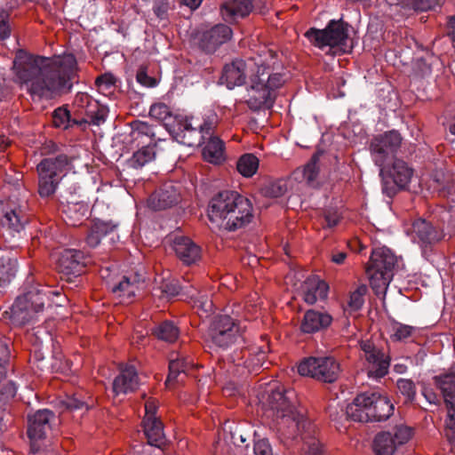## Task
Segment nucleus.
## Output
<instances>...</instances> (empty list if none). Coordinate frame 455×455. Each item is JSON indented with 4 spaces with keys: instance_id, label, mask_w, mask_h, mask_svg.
I'll return each instance as SVG.
<instances>
[{
    "instance_id": "18",
    "label": "nucleus",
    "mask_w": 455,
    "mask_h": 455,
    "mask_svg": "<svg viewBox=\"0 0 455 455\" xmlns=\"http://www.w3.org/2000/svg\"><path fill=\"white\" fill-rule=\"evenodd\" d=\"M434 383L443 394L448 408L446 436L455 442V374L446 373L434 377Z\"/></svg>"
},
{
    "instance_id": "34",
    "label": "nucleus",
    "mask_w": 455,
    "mask_h": 455,
    "mask_svg": "<svg viewBox=\"0 0 455 455\" xmlns=\"http://www.w3.org/2000/svg\"><path fill=\"white\" fill-rule=\"evenodd\" d=\"M89 207L86 203L82 200L67 199V205L64 207V220L69 226L76 227L87 219Z\"/></svg>"
},
{
    "instance_id": "57",
    "label": "nucleus",
    "mask_w": 455,
    "mask_h": 455,
    "mask_svg": "<svg viewBox=\"0 0 455 455\" xmlns=\"http://www.w3.org/2000/svg\"><path fill=\"white\" fill-rule=\"evenodd\" d=\"M1 354H2V379H4V378L6 377V371H3L4 369H5L6 371L8 369H11L12 371H13V363H12V360L14 357H12L11 355V351H10V347L8 346V344L6 343H3L2 342V351H1Z\"/></svg>"
},
{
    "instance_id": "55",
    "label": "nucleus",
    "mask_w": 455,
    "mask_h": 455,
    "mask_svg": "<svg viewBox=\"0 0 455 455\" xmlns=\"http://www.w3.org/2000/svg\"><path fill=\"white\" fill-rule=\"evenodd\" d=\"M194 307L206 315L214 310L213 302L207 294H199L194 301Z\"/></svg>"
},
{
    "instance_id": "13",
    "label": "nucleus",
    "mask_w": 455,
    "mask_h": 455,
    "mask_svg": "<svg viewBox=\"0 0 455 455\" xmlns=\"http://www.w3.org/2000/svg\"><path fill=\"white\" fill-rule=\"evenodd\" d=\"M403 138L395 130L387 131L373 137L370 142V153L373 163L379 168L397 159L395 155Z\"/></svg>"
},
{
    "instance_id": "6",
    "label": "nucleus",
    "mask_w": 455,
    "mask_h": 455,
    "mask_svg": "<svg viewBox=\"0 0 455 455\" xmlns=\"http://www.w3.org/2000/svg\"><path fill=\"white\" fill-rule=\"evenodd\" d=\"M397 257L387 248L374 249L366 266L371 289L377 295L385 293L397 267Z\"/></svg>"
},
{
    "instance_id": "40",
    "label": "nucleus",
    "mask_w": 455,
    "mask_h": 455,
    "mask_svg": "<svg viewBox=\"0 0 455 455\" xmlns=\"http://www.w3.org/2000/svg\"><path fill=\"white\" fill-rule=\"evenodd\" d=\"M84 115L88 119L89 124L100 126L106 122L108 108L98 100L91 101V105L87 106Z\"/></svg>"
},
{
    "instance_id": "16",
    "label": "nucleus",
    "mask_w": 455,
    "mask_h": 455,
    "mask_svg": "<svg viewBox=\"0 0 455 455\" xmlns=\"http://www.w3.org/2000/svg\"><path fill=\"white\" fill-rule=\"evenodd\" d=\"M412 435V428L399 425L392 431H383L376 435L373 451L376 455H393L398 446L406 443Z\"/></svg>"
},
{
    "instance_id": "56",
    "label": "nucleus",
    "mask_w": 455,
    "mask_h": 455,
    "mask_svg": "<svg viewBox=\"0 0 455 455\" xmlns=\"http://www.w3.org/2000/svg\"><path fill=\"white\" fill-rule=\"evenodd\" d=\"M162 293L167 298L175 297L181 292H183L184 287H182L179 281L172 280L169 282H164L161 284Z\"/></svg>"
},
{
    "instance_id": "47",
    "label": "nucleus",
    "mask_w": 455,
    "mask_h": 455,
    "mask_svg": "<svg viewBox=\"0 0 455 455\" xmlns=\"http://www.w3.org/2000/svg\"><path fill=\"white\" fill-rule=\"evenodd\" d=\"M173 8L174 0H153V13L159 21L164 22V25L169 22V13Z\"/></svg>"
},
{
    "instance_id": "42",
    "label": "nucleus",
    "mask_w": 455,
    "mask_h": 455,
    "mask_svg": "<svg viewBox=\"0 0 455 455\" xmlns=\"http://www.w3.org/2000/svg\"><path fill=\"white\" fill-rule=\"evenodd\" d=\"M403 9L414 12H427L441 7L443 0H398Z\"/></svg>"
},
{
    "instance_id": "33",
    "label": "nucleus",
    "mask_w": 455,
    "mask_h": 455,
    "mask_svg": "<svg viewBox=\"0 0 455 455\" xmlns=\"http://www.w3.org/2000/svg\"><path fill=\"white\" fill-rule=\"evenodd\" d=\"M203 144L202 155L205 161L213 164L225 161V143L218 135L207 137Z\"/></svg>"
},
{
    "instance_id": "37",
    "label": "nucleus",
    "mask_w": 455,
    "mask_h": 455,
    "mask_svg": "<svg viewBox=\"0 0 455 455\" xmlns=\"http://www.w3.org/2000/svg\"><path fill=\"white\" fill-rule=\"evenodd\" d=\"M193 362L184 355L177 353L176 357L170 360L169 363V374L166 379V384L172 382L183 381V378L180 379L179 377L181 375L186 376L188 371L192 367Z\"/></svg>"
},
{
    "instance_id": "39",
    "label": "nucleus",
    "mask_w": 455,
    "mask_h": 455,
    "mask_svg": "<svg viewBox=\"0 0 455 455\" xmlns=\"http://www.w3.org/2000/svg\"><path fill=\"white\" fill-rule=\"evenodd\" d=\"M151 333L158 339L172 343L180 335L179 328L172 321H164L151 329Z\"/></svg>"
},
{
    "instance_id": "5",
    "label": "nucleus",
    "mask_w": 455,
    "mask_h": 455,
    "mask_svg": "<svg viewBox=\"0 0 455 455\" xmlns=\"http://www.w3.org/2000/svg\"><path fill=\"white\" fill-rule=\"evenodd\" d=\"M394 404L386 395L378 393H363L357 395L349 403L342 416L358 422L385 421L393 414Z\"/></svg>"
},
{
    "instance_id": "31",
    "label": "nucleus",
    "mask_w": 455,
    "mask_h": 455,
    "mask_svg": "<svg viewBox=\"0 0 455 455\" xmlns=\"http://www.w3.org/2000/svg\"><path fill=\"white\" fill-rule=\"evenodd\" d=\"M328 284L316 276L307 278L301 286L303 299L309 305L315 304L317 300H324L328 296Z\"/></svg>"
},
{
    "instance_id": "49",
    "label": "nucleus",
    "mask_w": 455,
    "mask_h": 455,
    "mask_svg": "<svg viewBox=\"0 0 455 455\" xmlns=\"http://www.w3.org/2000/svg\"><path fill=\"white\" fill-rule=\"evenodd\" d=\"M367 290V286L362 284L350 293L347 306L351 311H357L363 307Z\"/></svg>"
},
{
    "instance_id": "64",
    "label": "nucleus",
    "mask_w": 455,
    "mask_h": 455,
    "mask_svg": "<svg viewBox=\"0 0 455 455\" xmlns=\"http://www.w3.org/2000/svg\"><path fill=\"white\" fill-rule=\"evenodd\" d=\"M446 34L455 47V15L448 17Z\"/></svg>"
},
{
    "instance_id": "10",
    "label": "nucleus",
    "mask_w": 455,
    "mask_h": 455,
    "mask_svg": "<svg viewBox=\"0 0 455 455\" xmlns=\"http://www.w3.org/2000/svg\"><path fill=\"white\" fill-rule=\"evenodd\" d=\"M2 212V239L4 240V247L12 251L19 246L20 232L28 221L25 204L16 197L15 200L10 198Z\"/></svg>"
},
{
    "instance_id": "14",
    "label": "nucleus",
    "mask_w": 455,
    "mask_h": 455,
    "mask_svg": "<svg viewBox=\"0 0 455 455\" xmlns=\"http://www.w3.org/2000/svg\"><path fill=\"white\" fill-rule=\"evenodd\" d=\"M301 376H307L325 383H333L340 373L339 363L334 357H308L298 366Z\"/></svg>"
},
{
    "instance_id": "12",
    "label": "nucleus",
    "mask_w": 455,
    "mask_h": 455,
    "mask_svg": "<svg viewBox=\"0 0 455 455\" xmlns=\"http://www.w3.org/2000/svg\"><path fill=\"white\" fill-rule=\"evenodd\" d=\"M413 175V169L402 159H395L379 168L382 192L392 198L399 191L405 189Z\"/></svg>"
},
{
    "instance_id": "41",
    "label": "nucleus",
    "mask_w": 455,
    "mask_h": 455,
    "mask_svg": "<svg viewBox=\"0 0 455 455\" xmlns=\"http://www.w3.org/2000/svg\"><path fill=\"white\" fill-rule=\"evenodd\" d=\"M220 119L219 116L213 110L206 111L202 117V121L197 119V125L205 140L211 135L216 136V129L220 124Z\"/></svg>"
},
{
    "instance_id": "3",
    "label": "nucleus",
    "mask_w": 455,
    "mask_h": 455,
    "mask_svg": "<svg viewBox=\"0 0 455 455\" xmlns=\"http://www.w3.org/2000/svg\"><path fill=\"white\" fill-rule=\"evenodd\" d=\"M208 216L211 221L220 222L221 228L234 232L251 222L253 208L248 198L235 191L224 190L210 201Z\"/></svg>"
},
{
    "instance_id": "51",
    "label": "nucleus",
    "mask_w": 455,
    "mask_h": 455,
    "mask_svg": "<svg viewBox=\"0 0 455 455\" xmlns=\"http://www.w3.org/2000/svg\"><path fill=\"white\" fill-rule=\"evenodd\" d=\"M256 431L253 432V452L255 455H273V450L267 438H258Z\"/></svg>"
},
{
    "instance_id": "58",
    "label": "nucleus",
    "mask_w": 455,
    "mask_h": 455,
    "mask_svg": "<svg viewBox=\"0 0 455 455\" xmlns=\"http://www.w3.org/2000/svg\"><path fill=\"white\" fill-rule=\"evenodd\" d=\"M116 77L108 73H105L96 78L95 84L100 90H108L115 86Z\"/></svg>"
},
{
    "instance_id": "45",
    "label": "nucleus",
    "mask_w": 455,
    "mask_h": 455,
    "mask_svg": "<svg viewBox=\"0 0 455 455\" xmlns=\"http://www.w3.org/2000/svg\"><path fill=\"white\" fill-rule=\"evenodd\" d=\"M259 168V159L253 154H244L237 161L236 169L243 177L250 178Z\"/></svg>"
},
{
    "instance_id": "25",
    "label": "nucleus",
    "mask_w": 455,
    "mask_h": 455,
    "mask_svg": "<svg viewBox=\"0 0 455 455\" xmlns=\"http://www.w3.org/2000/svg\"><path fill=\"white\" fill-rule=\"evenodd\" d=\"M176 256L188 266L196 264L201 259V247L189 237L177 235L172 243Z\"/></svg>"
},
{
    "instance_id": "44",
    "label": "nucleus",
    "mask_w": 455,
    "mask_h": 455,
    "mask_svg": "<svg viewBox=\"0 0 455 455\" xmlns=\"http://www.w3.org/2000/svg\"><path fill=\"white\" fill-rule=\"evenodd\" d=\"M90 397H85L82 393H75L73 395H68L61 403L64 407L70 411H87L92 406L89 403Z\"/></svg>"
},
{
    "instance_id": "52",
    "label": "nucleus",
    "mask_w": 455,
    "mask_h": 455,
    "mask_svg": "<svg viewBox=\"0 0 455 455\" xmlns=\"http://www.w3.org/2000/svg\"><path fill=\"white\" fill-rule=\"evenodd\" d=\"M286 191L287 186L283 180L270 182L263 188L264 195L273 198L283 196Z\"/></svg>"
},
{
    "instance_id": "7",
    "label": "nucleus",
    "mask_w": 455,
    "mask_h": 455,
    "mask_svg": "<svg viewBox=\"0 0 455 455\" xmlns=\"http://www.w3.org/2000/svg\"><path fill=\"white\" fill-rule=\"evenodd\" d=\"M71 164L70 158L65 154L44 158L36 166L38 173V194L43 198L54 195L62 179L61 173Z\"/></svg>"
},
{
    "instance_id": "23",
    "label": "nucleus",
    "mask_w": 455,
    "mask_h": 455,
    "mask_svg": "<svg viewBox=\"0 0 455 455\" xmlns=\"http://www.w3.org/2000/svg\"><path fill=\"white\" fill-rule=\"evenodd\" d=\"M118 223L113 220H95L88 230L85 243L91 248L97 247L103 238H108L110 243H116L119 235L117 234Z\"/></svg>"
},
{
    "instance_id": "35",
    "label": "nucleus",
    "mask_w": 455,
    "mask_h": 455,
    "mask_svg": "<svg viewBox=\"0 0 455 455\" xmlns=\"http://www.w3.org/2000/svg\"><path fill=\"white\" fill-rule=\"evenodd\" d=\"M143 429L149 445L161 448L165 444L164 426L159 419L145 418L143 419Z\"/></svg>"
},
{
    "instance_id": "32",
    "label": "nucleus",
    "mask_w": 455,
    "mask_h": 455,
    "mask_svg": "<svg viewBox=\"0 0 455 455\" xmlns=\"http://www.w3.org/2000/svg\"><path fill=\"white\" fill-rule=\"evenodd\" d=\"M254 0H229L222 4L220 12L224 20L235 21L248 16L253 9Z\"/></svg>"
},
{
    "instance_id": "20",
    "label": "nucleus",
    "mask_w": 455,
    "mask_h": 455,
    "mask_svg": "<svg viewBox=\"0 0 455 455\" xmlns=\"http://www.w3.org/2000/svg\"><path fill=\"white\" fill-rule=\"evenodd\" d=\"M86 265L85 255L83 251L75 249H68L61 252L57 269L61 275V279L68 283L81 275Z\"/></svg>"
},
{
    "instance_id": "1",
    "label": "nucleus",
    "mask_w": 455,
    "mask_h": 455,
    "mask_svg": "<svg viewBox=\"0 0 455 455\" xmlns=\"http://www.w3.org/2000/svg\"><path fill=\"white\" fill-rule=\"evenodd\" d=\"M13 68L20 83L34 101L52 100L71 91L76 76L77 61L72 53L45 58L16 52Z\"/></svg>"
},
{
    "instance_id": "15",
    "label": "nucleus",
    "mask_w": 455,
    "mask_h": 455,
    "mask_svg": "<svg viewBox=\"0 0 455 455\" xmlns=\"http://www.w3.org/2000/svg\"><path fill=\"white\" fill-rule=\"evenodd\" d=\"M168 131L177 142L188 147L201 146L205 141L197 125V118L193 116L175 117Z\"/></svg>"
},
{
    "instance_id": "4",
    "label": "nucleus",
    "mask_w": 455,
    "mask_h": 455,
    "mask_svg": "<svg viewBox=\"0 0 455 455\" xmlns=\"http://www.w3.org/2000/svg\"><path fill=\"white\" fill-rule=\"evenodd\" d=\"M351 30L353 27L343 19L331 20L324 28H310L304 36L320 50L329 47L334 53L347 54L354 48V40L350 37Z\"/></svg>"
},
{
    "instance_id": "61",
    "label": "nucleus",
    "mask_w": 455,
    "mask_h": 455,
    "mask_svg": "<svg viewBox=\"0 0 455 455\" xmlns=\"http://www.w3.org/2000/svg\"><path fill=\"white\" fill-rule=\"evenodd\" d=\"M250 435L244 433L242 428L236 427L235 429L231 432V440L235 445H241L249 439Z\"/></svg>"
},
{
    "instance_id": "54",
    "label": "nucleus",
    "mask_w": 455,
    "mask_h": 455,
    "mask_svg": "<svg viewBox=\"0 0 455 455\" xmlns=\"http://www.w3.org/2000/svg\"><path fill=\"white\" fill-rule=\"evenodd\" d=\"M414 331L415 328L413 326L395 323L393 324V338L397 341H402L411 337Z\"/></svg>"
},
{
    "instance_id": "19",
    "label": "nucleus",
    "mask_w": 455,
    "mask_h": 455,
    "mask_svg": "<svg viewBox=\"0 0 455 455\" xmlns=\"http://www.w3.org/2000/svg\"><path fill=\"white\" fill-rule=\"evenodd\" d=\"M233 36L231 28L219 23L198 33V46L205 53H214L221 45L228 43Z\"/></svg>"
},
{
    "instance_id": "62",
    "label": "nucleus",
    "mask_w": 455,
    "mask_h": 455,
    "mask_svg": "<svg viewBox=\"0 0 455 455\" xmlns=\"http://www.w3.org/2000/svg\"><path fill=\"white\" fill-rule=\"evenodd\" d=\"M339 215L334 209H326L324 212V219L328 228H333L338 225L339 221Z\"/></svg>"
},
{
    "instance_id": "36",
    "label": "nucleus",
    "mask_w": 455,
    "mask_h": 455,
    "mask_svg": "<svg viewBox=\"0 0 455 455\" xmlns=\"http://www.w3.org/2000/svg\"><path fill=\"white\" fill-rule=\"evenodd\" d=\"M321 153H315L308 163L304 165L301 169L298 168L293 175L296 180L302 179L310 187H315L318 185L317 177L319 174V159Z\"/></svg>"
},
{
    "instance_id": "53",
    "label": "nucleus",
    "mask_w": 455,
    "mask_h": 455,
    "mask_svg": "<svg viewBox=\"0 0 455 455\" xmlns=\"http://www.w3.org/2000/svg\"><path fill=\"white\" fill-rule=\"evenodd\" d=\"M149 116L159 121H165L168 117H171L172 113L169 107L164 103H156L150 107Z\"/></svg>"
},
{
    "instance_id": "60",
    "label": "nucleus",
    "mask_w": 455,
    "mask_h": 455,
    "mask_svg": "<svg viewBox=\"0 0 455 455\" xmlns=\"http://www.w3.org/2000/svg\"><path fill=\"white\" fill-rule=\"evenodd\" d=\"M91 101H96V100L86 92H78L75 98V104L84 112L87 109V106L91 105Z\"/></svg>"
},
{
    "instance_id": "43",
    "label": "nucleus",
    "mask_w": 455,
    "mask_h": 455,
    "mask_svg": "<svg viewBox=\"0 0 455 455\" xmlns=\"http://www.w3.org/2000/svg\"><path fill=\"white\" fill-rule=\"evenodd\" d=\"M156 146L154 145H141V148L133 153L130 159V164L133 168H141L147 164L155 159Z\"/></svg>"
},
{
    "instance_id": "30",
    "label": "nucleus",
    "mask_w": 455,
    "mask_h": 455,
    "mask_svg": "<svg viewBox=\"0 0 455 455\" xmlns=\"http://www.w3.org/2000/svg\"><path fill=\"white\" fill-rule=\"evenodd\" d=\"M139 387V377L133 365H127L113 381V392L116 395H125L135 391Z\"/></svg>"
},
{
    "instance_id": "59",
    "label": "nucleus",
    "mask_w": 455,
    "mask_h": 455,
    "mask_svg": "<svg viewBox=\"0 0 455 455\" xmlns=\"http://www.w3.org/2000/svg\"><path fill=\"white\" fill-rule=\"evenodd\" d=\"M17 393V386L13 380H7L2 383V400L14 398Z\"/></svg>"
},
{
    "instance_id": "48",
    "label": "nucleus",
    "mask_w": 455,
    "mask_h": 455,
    "mask_svg": "<svg viewBox=\"0 0 455 455\" xmlns=\"http://www.w3.org/2000/svg\"><path fill=\"white\" fill-rule=\"evenodd\" d=\"M396 388L403 396L404 403H412L416 397V385L410 379H398L396 381Z\"/></svg>"
},
{
    "instance_id": "26",
    "label": "nucleus",
    "mask_w": 455,
    "mask_h": 455,
    "mask_svg": "<svg viewBox=\"0 0 455 455\" xmlns=\"http://www.w3.org/2000/svg\"><path fill=\"white\" fill-rule=\"evenodd\" d=\"M332 316L327 312L308 309L300 322V331L313 334L326 330L332 323Z\"/></svg>"
},
{
    "instance_id": "2",
    "label": "nucleus",
    "mask_w": 455,
    "mask_h": 455,
    "mask_svg": "<svg viewBox=\"0 0 455 455\" xmlns=\"http://www.w3.org/2000/svg\"><path fill=\"white\" fill-rule=\"evenodd\" d=\"M296 395L292 389L276 388L267 395V413L276 422L278 430L291 439L302 442L300 455H325L316 436V427L309 420L302 407L296 405Z\"/></svg>"
},
{
    "instance_id": "46",
    "label": "nucleus",
    "mask_w": 455,
    "mask_h": 455,
    "mask_svg": "<svg viewBox=\"0 0 455 455\" xmlns=\"http://www.w3.org/2000/svg\"><path fill=\"white\" fill-rule=\"evenodd\" d=\"M18 262L16 254L11 252L10 256L2 255V286L8 284L16 276Z\"/></svg>"
},
{
    "instance_id": "29",
    "label": "nucleus",
    "mask_w": 455,
    "mask_h": 455,
    "mask_svg": "<svg viewBox=\"0 0 455 455\" xmlns=\"http://www.w3.org/2000/svg\"><path fill=\"white\" fill-rule=\"evenodd\" d=\"M267 347H253L249 349H242L241 358L237 357V365H243L250 372H257L260 368L266 369L264 364L267 363ZM236 358H234V362Z\"/></svg>"
},
{
    "instance_id": "28",
    "label": "nucleus",
    "mask_w": 455,
    "mask_h": 455,
    "mask_svg": "<svg viewBox=\"0 0 455 455\" xmlns=\"http://www.w3.org/2000/svg\"><path fill=\"white\" fill-rule=\"evenodd\" d=\"M131 137L137 146L140 145H154L156 146L157 141L161 139L157 137V130L160 129L158 125L150 124L147 122L135 120L131 123Z\"/></svg>"
},
{
    "instance_id": "24",
    "label": "nucleus",
    "mask_w": 455,
    "mask_h": 455,
    "mask_svg": "<svg viewBox=\"0 0 455 455\" xmlns=\"http://www.w3.org/2000/svg\"><path fill=\"white\" fill-rule=\"evenodd\" d=\"M54 419V413L48 410H39L28 418V435L30 440H41L45 438L51 428V421Z\"/></svg>"
},
{
    "instance_id": "63",
    "label": "nucleus",
    "mask_w": 455,
    "mask_h": 455,
    "mask_svg": "<svg viewBox=\"0 0 455 455\" xmlns=\"http://www.w3.org/2000/svg\"><path fill=\"white\" fill-rule=\"evenodd\" d=\"M22 178V174L20 172L13 171L12 173H5V178L4 180L5 184L14 187L15 189H18L20 187V180Z\"/></svg>"
},
{
    "instance_id": "17",
    "label": "nucleus",
    "mask_w": 455,
    "mask_h": 455,
    "mask_svg": "<svg viewBox=\"0 0 455 455\" xmlns=\"http://www.w3.org/2000/svg\"><path fill=\"white\" fill-rule=\"evenodd\" d=\"M360 348L367 363L368 376L373 379L385 377L388 373L390 356L371 339L362 340Z\"/></svg>"
},
{
    "instance_id": "8",
    "label": "nucleus",
    "mask_w": 455,
    "mask_h": 455,
    "mask_svg": "<svg viewBox=\"0 0 455 455\" xmlns=\"http://www.w3.org/2000/svg\"><path fill=\"white\" fill-rule=\"evenodd\" d=\"M208 338L212 346L221 350H228L234 345L246 341L243 329L228 315L213 318L209 326Z\"/></svg>"
},
{
    "instance_id": "22",
    "label": "nucleus",
    "mask_w": 455,
    "mask_h": 455,
    "mask_svg": "<svg viewBox=\"0 0 455 455\" xmlns=\"http://www.w3.org/2000/svg\"><path fill=\"white\" fill-rule=\"evenodd\" d=\"M412 234L414 242L424 249L431 248L444 237L441 227L425 219H418L412 223Z\"/></svg>"
},
{
    "instance_id": "11",
    "label": "nucleus",
    "mask_w": 455,
    "mask_h": 455,
    "mask_svg": "<svg viewBox=\"0 0 455 455\" xmlns=\"http://www.w3.org/2000/svg\"><path fill=\"white\" fill-rule=\"evenodd\" d=\"M284 82L285 78L281 73L268 75L267 79L259 76H252L248 89L249 98L246 100L248 107L252 110L272 108L275 101L274 91L280 88Z\"/></svg>"
},
{
    "instance_id": "50",
    "label": "nucleus",
    "mask_w": 455,
    "mask_h": 455,
    "mask_svg": "<svg viewBox=\"0 0 455 455\" xmlns=\"http://www.w3.org/2000/svg\"><path fill=\"white\" fill-rule=\"evenodd\" d=\"M52 123L55 127L68 129L71 127V115L66 108H58L53 111Z\"/></svg>"
},
{
    "instance_id": "38",
    "label": "nucleus",
    "mask_w": 455,
    "mask_h": 455,
    "mask_svg": "<svg viewBox=\"0 0 455 455\" xmlns=\"http://www.w3.org/2000/svg\"><path fill=\"white\" fill-rule=\"evenodd\" d=\"M140 277L138 274L124 275L122 279L112 287V291L120 297L131 299L135 296Z\"/></svg>"
},
{
    "instance_id": "27",
    "label": "nucleus",
    "mask_w": 455,
    "mask_h": 455,
    "mask_svg": "<svg viewBox=\"0 0 455 455\" xmlns=\"http://www.w3.org/2000/svg\"><path fill=\"white\" fill-rule=\"evenodd\" d=\"M248 75V65L243 60H235L223 68L220 80L222 84L231 90L235 86H241L245 84Z\"/></svg>"
},
{
    "instance_id": "9",
    "label": "nucleus",
    "mask_w": 455,
    "mask_h": 455,
    "mask_svg": "<svg viewBox=\"0 0 455 455\" xmlns=\"http://www.w3.org/2000/svg\"><path fill=\"white\" fill-rule=\"evenodd\" d=\"M50 294L57 292L46 289H33L25 294L23 298H18L9 311L3 314L4 317H9L13 323L25 324L33 320V314L43 311L45 299H49Z\"/></svg>"
},
{
    "instance_id": "21",
    "label": "nucleus",
    "mask_w": 455,
    "mask_h": 455,
    "mask_svg": "<svg viewBox=\"0 0 455 455\" xmlns=\"http://www.w3.org/2000/svg\"><path fill=\"white\" fill-rule=\"evenodd\" d=\"M180 200V186L173 181H167L149 196L148 206L153 211H164L176 206Z\"/></svg>"
}]
</instances>
